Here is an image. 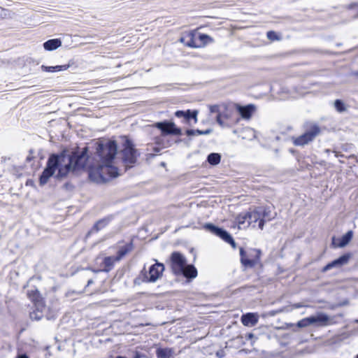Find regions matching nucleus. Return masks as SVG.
Masks as SVG:
<instances>
[{
  "mask_svg": "<svg viewBox=\"0 0 358 358\" xmlns=\"http://www.w3.org/2000/svg\"><path fill=\"white\" fill-rule=\"evenodd\" d=\"M241 262L245 267H253L259 262L261 252L257 249L245 251L240 248Z\"/></svg>",
  "mask_w": 358,
  "mask_h": 358,
  "instance_id": "4",
  "label": "nucleus"
},
{
  "mask_svg": "<svg viewBox=\"0 0 358 358\" xmlns=\"http://www.w3.org/2000/svg\"><path fill=\"white\" fill-rule=\"evenodd\" d=\"M62 45V41L59 38L50 39L43 43V48L45 50L52 51L57 49Z\"/></svg>",
  "mask_w": 358,
  "mask_h": 358,
  "instance_id": "19",
  "label": "nucleus"
},
{
  "mask_svg": "<svg viewBox=\"0 0 358 358\" xmlns=\"http://www.w3.org/2000/svg\"><path fill=\"white\" fill-rule=\"evenodd\" d=\"M312 324L311 317L303 318L297 322V326L300 328L306 327Z\"/></svg>",
  "mask_w": 358,
  "mask_h": 358,
  "instance_id": "28",
  "label": "nucleus"
},
{
  "mask_svg": "<svg viewBox=\"0 0 358 358\" xmlns=\"http://www.w3.org/2000/svg\"><path fill=\"white\" fill-rule=\"evenodd\" d=\"M197 41L199 44L201 45V48L213 42V39L208 35L204 34H197Z\"/></svg>",
  "mask_w": 358,
  "mask_h": 358,
  "instance_id": "24",
  "label": "nucleus"
},
{
  "mask_svg": "<svg viewBox=\"0 0 358 358\" xmlns=\"http://www.w3.org/2000/svg\"><path fill=\"white\" fill-rule=\"evenodd\" d=\"M92 280L88 281V284H92Z\"/></svg>",
  "mask_w": 358,
  "mask_h": 358,
  "instance_id": "39",
  "label": "nucleus"
},
{
  "mask_svg": "<svg viewBox=\"0 0 358 358\" xmlns=\"http://www.w3.org/2000/svg\"><path fill=\"white\" fill-rule=\"evenodd\" d=\"M237 108L242 117L245 119H249L255 109V106L252 105L246 106H238Z\"/></svg>",
  "mask_w": 358,
  "mask_h": 358,
  "instance_id": "18",
  "label": "nucleus"
},
{
  "mask_svg": "<svg viewBox=\"0 0 358 358\" xmlns=\"http://www.w3.org/2000/svg\"><path fill=\"white\" fill-rule=\"evenodd\" d=\"M211 132L210 129H207L205 131H201L199 129L193 130L189 129L187 130L186 134L187 136H194V135H206L209 134Z\"/></svg>",
  "mask_w": 358,
  "mask_h": 358,
  "instance_id": "27",
  "label": "nucleus"
},
{
  "mask_svg": "<svg viewBox=\"0 0 358 358\" xmlns=\"http://www.w3.org/2000/svg\"><path fill=\"white\" fill-rule=\"evenodd\" d=\"M222 119L224 121V120L229 119L230 117V114L228 112L224 113L222 110L221 111Z\"/></svg>",
  "mask_w": 358,
  "mask_h": 358,
  "instance_id": "35",
  "label": "nucleus"
},
{
  "mask_svg": "<svg viewBox=\"0 0 358 358\" xmlns=\"http://www.w3.org/2000/svg\"><path fill=\"white\" fill-rule=\"evenodd\" d=\"M187 278H194L197 276V270L193 265H185L183 268L182 272H181Z\"/></svg>",
  "mask_w": 358,
  "mask_h": 358,
  "instance_id": "21",
  "label": "nucleus"
},
{
  "mask_svg": "<svg viewBox=\"0 0 358 358\" xmlns=\"http://www.w3.org/2000/svg\"><path fill=\"white\" fill-rule=\"evenodd\" d=\"M267 38L271 41L278 40L279 38L277 36V34L275 31H269L267 32Z\"/></svg>",
  "mask_w": 358,
  "mask_h": 358,
  "instance_id": "32",
  "label": "nucleus"
},
{
  "mask_svg": "<svg viewBox=\"0 0 358 358\" xmlns=\"http://www.w3.org/2000/svg\"><path fill=\"white\" fill-rule=\"evenodd\" d=\"M164 271V266L161 263H156L151 266L148 272L143 273L142 282H155L159 279Z\"/></svg>",
  "mask_w": 358,
  "mask_h": 358,
  "instance_id": "6",
  "label": "nucleus"
},
{
  "mask_svg": "<svg viewBox=\"0 0 358 358\" xmlns=\"http://www.w3.org/2000/svg\"><path fill=\"white\" fill-rule=\"evenodd\" d=\"M334 106L336 108V109L341 113V112H344L346 110L347 108L345 106V104L344 103L343 101H342L341 100H339V99H337L334 102Z\"/></svg>",
  "mask_w": 358,
  "mask_h": 358,
  "instance_id": "30",
  "label": "nucleus"
},
{
  "mask_svg": "<svg viewBox=\"0 0 358 358\" xmlns=\"http://www.w3.org/2000/svg\"><path fill=\"white\" fill-rule=\"evenodd\" d=\"M275 215L270 208L259 206L238 215L236 221L240 229H245L249 227H255L257 224L260 229H263L264 223L273 219Z\"/></svg>",
  "mask_w": 358,
  "mask_h": 358,
  "instance_id": "3",
  "label": "nucleus"
},
{
  "mask_svg": "<svg viewBox=\"0 0 358 358\" xmlns=\"http://www.w3.org/2000/svg\"><path fill=\"white\" fill-rule=\"evenodd\" d=\"M69 67H70L69 64L57 65V66H47L45 65H42L41 69L45 72L54 73V72L66 71Z\"/></svg>",
  "mask_w": 358,
  "mask_h": 358,
  "instance_id": "22",
  "label": "nucleus"
},
{
  "mask_svg": "<svg viewBox=\"0 0 358 358\" xmlns=\"http://www.w3.org/2000/svg\"><path fill=\"white\" fill-rule=\"evenodd\" d=\"M320 130L317 126H313L303 134L298 137H292V142L296 146H303L310 142L319 134Z\"/></svg>",
  "mask_w": 358,
  "mask_h": 358,
  "instance_id": "5",
  "label": "nucleus"
},
{
  "mask_svg": "<svg viewBox=\"0 0 358 358\" xmlns=\"http://www.w3.org/2000/svg\"><path fill=\"white\" fill-rule=\"evenodd\" d=\"M220 155L217 153H211L208 157V162L212 165H217L220 162Z\"/></svg>",
  "mask_w": 358,
  "mask_h": 358,
  "instance_id": "26",
  "label": "nucleus"
},
{
  "mask_svg": "<svg viewBox=\"0 0 358 358\" xmlns=\"http://www.w3.org/2000/svg\"><path fill=\"white\" fill-rule=\"evenodd\" d=\"M325 152H326L327 153H329V152H330V150L327 149V150H325Z\"/></svg>",
  "mask_w": 358,
  "mask_h": 358,
  "instance_id": "38",
  "label": "nucleus"
},
{
  "mask_svg": "<svg viewBox=\"0 0 358 358\" xmlns=\"http://www.w3.org/2000/svg\"><path fill=\"white\" fill-rule=\"evenodd\" d=\"M131 250H132L131 243H126L122 245H120L119 248H118L117 256L115 257V259L120 261Z\"/></svg>",
  "mask_w": 358,
  "mask_h": 358,
  "instance_id": "20",
  "label": "nucleus"
},
{
  "mask_svg": "<svg viewBox=\"0 0 358 358\" xmlns=\"http://www.w3.org/2000/svg\"><path fill=\"white\" fill-rule=\"evenodd\" d=\"M28 295L35 302L36 306V310L30 313V317L32 320H39L43 317V312L45 310V307L40 299L38 291L34 292L32 297L29 292L28 293Z\"/></svg>",
  "mask_w": 358,
  "mask_h": 358,
  "instance_id": "9",
  "label": "nucleus"
},
{
  "mask_svg": "<svg viewBox=\"0 0 358 358\" xmlns=\"http://www.w3.org/2000/svg\"><path fill=\"white\" fill-rule=\"evenodd\" d=\"M350 258V255L349 254L344 255L326 265L323 268V271H327L333 268H340L342 266L347 264Z\"/></svg>",
  "mask_w": 358,
  "mask_h": 358,
  "instance_id": "13",
  "label": "nucleus"
},
{
  "mask_svg": "<svg viewBox=\"0 0 358 358\" xmlns=\"http://www.w3.org/2000/svg\"><path fill=\"white\" fill-rule=\"evenodd\" d=\"M136 358H138V357H136Z\"/></svg>",
  "mask_w": 358,
  "mask_h": 358,
  "instance_id": "42",
  "label": "nucleus"
},
{
  "mask_svg": "<svg viewBox=\"0 0 358 358\" xmlns=\"http://www.w3.org/2000/svg\"><path fill=\"white\" fill-rule=\"evenodd\" d=\"M96 151L101 162L96 167L90 168L89 178L96 183H102L118 175L117 169L113 165L117 145L113 141H101L98 143Z\"/></svg>",
  "mask_w": 358,
  "mask_h": 358,
  "instance_id": "2",
  "label": "nucleus"
},
{
  "mask_svg": "<svg viewBox=\"0 0 358 358\" xmlns=\"http://www.w3.org/2000/svg\"><path fill=\"white\" fill-rule=\"evenodd\" d=\"M109 220L108 218H105L103 220H101L98 221L94 227V229H95L96 231L103 229L104 227H106L108 224Z\"/></svg>",
  "mask_w": 358,
  "mask_h": 358,
  "instance_id": "29",
  "label": "nucleus"
},
{
  "mask_svg": "<svg viewBox=\"0 0 358 358\" xmlns=\"http://www.w3.org/2000/svg\"><path fill=\"white\" fill-rule=\"evenodd\" d=\"M357 75H358V72L357 73Z\"/></svg>",
  "mask_w": 358,
  "mask_h": 358,
  "instance_id": "41",
  "label": "nucleus"
},
{
  "mask_svg": "<svg viewBox=\"0 0 358 358\" xmlns=\"http://www.w3.org/2000/svg\"><path fill=\"white\" fill-rule=\"evenodd\" d=\"M356 358H358V355L356 357Z\"/></svg>",
  "mask_w": 358,
  "mask_h": 358,
  "instance_id": "40",
  "label": "nucleus"
},
{
  "mask_svg": "<svg viewBox=\"0 0 358 358\" xmlns=\"http://www.w3.org/2000/svg\"><path fill=\"white\" fill-rule=\"evenodd\" d=\"M312 323L320 326H327L330 324L331 318L327 314L319 313L315 316H311Z\"/></svg>",
  "mask_w": 358,
  "mask_h": 358,
  "instance_id": "16",
  "label": "nucleus"
},
{
  "mask_svg": "<svg viewBox=\"0 0 358 358\" xmlns=\"http://www.w3.org/2000/svg\"><path fill=\"white\" fill-rule=\"evenodd\" d=\"M259 316L257 313H250L243 315L241 322L244 326L253 327L258 322Z\"/></svg>",
  "mask_w": 358,
  "mask_h": 358,
  "instance_id": "15",
  "label": "nucleus"
},
{
  "mask_svg": "<svg viewBox=\"0 0 358 358\" xmlns=\"http://www.w3.org/2000/svg\"><path fill=\"white\" fill-rule=\"evenodd\" d=\"M122 155L123 161L127 165L134 164L138 155L137 151L134 148L132 142L128 139L125 141Z\"/></svg>",
  "mask_w": 358,
  "mask_h": 358,
  "instance_id": "7",
  "label": "nucleus"
},
{
  "mask_svg": "<svg viewBox=\"0 0 358 358\" xmlns=\"http://www.w3.org/2000/svg\"><path fill=\"white\" fill-rule=\"evenodd\" d=\"M189 114H190V110H187V111H182V110H178L175 113V115L178 117H184L185 119L189 120Z\"/></svg>",
  "mask_w": 358,
  "mask_h": 358,
  "instance_id": "31",
  "label": "nucleus"
},
{
  "mask_svg": "<svg viewBox=\"0 0 358 358\" xmlns=\"http://www.w3.org/2000/svg\"><path fill=\"white\" fill-rule=\"evenodd\" d=\"M8 14V10L0 6V18H5Z\"/></svg>",
  "mask_w": 358,
  "mask_h": 358,
  "instance_id": "33",
  "label": "nucleus"
},
{
  "mask_svg": "<svg viewBox=\"0 0 358 358\" xmlns=\"http://www.w3.org/2000/svg\"><path fill=\"white\" fill-rule=\"evenodd\" d=\"M180 41L185 45L190 48H200L201 45L198 43L197 33L196 32H189L185 36L180 38Z\"/></svg>",
  "mask_w": 358,
  "mask_h": 358,
  "instance_id": "12",
  "label": "nucleus"
},
{
  "mask_svg": "<svg viewBox=\"0 0 358 358\" xmlns=\"http://www.w3.org/2000/svg\"><path fill=\"white\" fill-rule=\"evenodd\" d=\"M171 268L175 274L180 275L183 271V268L186 265V259L184 255L180 252H175L172 253L171 257Z\"/></svg>",
  "mask_w": 358,
  "mask_h": 358,
  "instance_id": "10",
  "label": "nucleus"
},
{
  "mask_svg": "<svg viewBox=\"0 0 358 358\" xmlns=\"http://www.w3.org/2000/svg\"><path fill=\"white\" fill-rule=\"evenodd\" d=\"M17 358H29L26 355H20Z\"/></svg>",
  "mask_w": 358,
  "mask_h": 358,
  "instance_id": "37",
  "label": "nucleus"
},
{
  "mask_svg": "<svg viewBox=\"0 0 358 358\" xmlns=\"http://www.w3.org/2000/svg\"><path fill=\"white\" fill-rule=\"evenodd\" d=\"M87 148H85L80 155H71L66 151L59 155H51L48 160L46 168L40 177V185H45L57 171L55 176L61 178L70 173H76L85 169L87 161Z\"/></svg>",
  "mask_w": 358,
  "mask_h": 358,
  "instance_id": "1",
  "label": "nucleus"
},
{
  "mask_svg": "<svg viewBox=\"0 0 358 358\" xmlns=\"http://www.w3.org/2000/svg\"><path fill=\"white\" fill-rule=\"evenodd\" d=\"M225 108L224 105H212L209 106V109L211 113H217V122L221 127L226 125L225 122L222 119V108Z\"/></svg>",
  "mask_w": 358,
  "mask_h": 358,
  "instance_id": "17",
  "label": "nucleus"
},
{
  "mask_svg": "<svg viewBox=\"0 0 358 358\" xmlns=\"http://www.w3.org/2000/svg\"><path fill=\"white\" fill-rule=\"evenodd\" d=\"M204 228L210 231L212 234L221 238L225 242L229 243L234 248H236V243L231 236L225 230L217 227L212 224H206Z\"/></svg>",
  "mask_w": 358,
  "mask_h": 358,
  "instance_id": "8",
  "label": "nucleus"
},
{
  "mask_svg": "<svg viewBox=\"0 0 358 358\" xmlns=\"http://www.w3.org/2000/svg\"><path fill=\"white\" fill-rule=\"evenodd\" d=\"M174 353L173 348H158L156 352L158 358H171L173 357Z\"/></svg>",
  "mask_w": 358,
  "mask_h": 358,
  "instance_id": "23",
  "label": "nucleus"
},
{
  "mask_svg": "<svg viewBox=\"0 0 358 358\" xmlns=\"http://www.w3.org/2000/svg\"><path fill=\"white\" fill-rule=\"evenodd\" d=\"M197 114H198V111L197 110H194L192 112L190 111V114H189V118H193L195 121V122H197Z\"/></svg>",
  "mask_w": 358,
  "mask_h": 358,
  "instance_id": "34",
  "label": "nucleus"
},
{
  "mask_svg": "<svg viewBox=\"0 0 358 358\" xmlns=\"http://www.w3.org/2000/svg\"><path fill=\"white\" fill-rule=\"evenodd\" d=\"M156 127L159 129L165 134L180 135L181 130L177 128L173 122H162L155 124Z\"/></svg>",
  "mask_w": 358,
  "mask_h": 358,
  "instance_id": "11",
  "label": "nucleus"
},
{
  "mask_svg": "<svg viewBox=\"0 0 358 358\" xmlns=\"http://www.w3.org/2000/svg\"><path fill=\"white\" fill-rule=\"evenodd\" d=\"M308 306H305L303 305V303H294L292 307L294 308H301V307H307Z\"/></svg>",
  "mask_w": 358,
  "mask_h": 358,
  "instance_id": "36",
  "label": "nucleus"
},
{
  "mask_svg": "<svg viewBox=\"0 0 358 358\" xmlns=\"http://www.w3.org/2000/svg\"><path fill=\"white\" fill-rule=\"evenodd\" d=\"M352 236L353 232L352 231H349L340 238H334L332 241V244L336 248H344L350 243V241L352 238Z\"/></svg>",
  "mask_w": 358,
  "mask_h": 358,
  "instance_id": "14",
  "label": "nucleus"
},
{
  "mask_svg": "<svg viewBox=\"0 0 358 358\" xmlns=\"http://www.w3.org/2000/svg\"><path fill=\"white\" fill-rule=\"evenodd\" d=\"M119 260L115 259V257H107L103 260L104 264V271H109L112 267L113 266L115 262H118Z\"/></svg>",
  "mask_w": 358,
  "mask_h": 358,
  "instance_id": "25",
  "label": "nucleus"
}]
</instances>
